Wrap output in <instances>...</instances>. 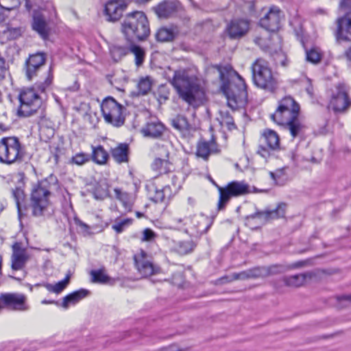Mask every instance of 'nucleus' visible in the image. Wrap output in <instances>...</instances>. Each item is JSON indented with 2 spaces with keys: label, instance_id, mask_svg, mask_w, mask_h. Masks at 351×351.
Listing matches in <instances>:
<instances>
[{
  "label": "nucleus",
  "instance_id": "obj_27",
  "mask_svg": "<svg viewBox=\"0 0 351 351\" xmlns=\"http://www.w3.org/2000/svg\"><path fill=\"white\" fill-rule=\"evenodd\" d=\"M149 190L150 199L156 203L162 202L172 195L170 185L159 189L154 184H151L149 186Z\"/></svg>",
  "mask_w": 351,
  "mask_h": 351
},
{
  "label": "nucleus",
  "instance_id": "obj_11",
  "mask_svg": "<svg viewBox=\"0 0 351 351\" xmlns=\"http://www.w3.org/2000/svg\"><path fill=\"white\" fill-rule=\"evenodd\" d=\"M19 99L20 106L17 114L19 117L31 116L40 108L43 103L41 97L34 87L21 90Z\"/></svg>",
  "mask_w": 351,
  "mask_h": 351
},
{
  "label": "nucleus",
  "instance_id": "obj_19",
  "mask_svg": "<svg viewBox=\"0 0 351 351\" xmlns=\"http://www.w3.org/2000/svg\"><path fill=\"white\" fill-rule=\"evenodd\" d=\"M134 258L136 267L143 277L146 278L155 273V268L146 252L141 251L134 255Z\"/></svg>",
  "mask_w": 351,
  "mask_h": 351
},
{
  "label": "nucleus",
  "instance_id": "obj_7",
  "mask_svg": "<svg viewBox=\"0 0 351 351\" xmlns=\"http://www.w3.org/2000/svg\"><path fill=\"white\" fill-rule=\"evenodd\" d=\"M213 183L219 193L217 204L219 210H223L232 197L243 196L252 192L250 185L244 181H232L223 187L219 186L214 181Z\"/></svg>",
  "mask_w": 351,
  "mask_h": 351
},
{
  "label": "nucleus",
  "instance_id": "obj_22",
  "mask_svg": "<svg viewBox=\"0 0 351 351\" xmlns=\"http://www.w3.org/2000/svg\"><path fill=\"white\" fill-rule=\"evenodd\" d=\"M249 29V23L247 20L239 19L232 21L227 26L226 30L231 38L243 36Z\"/></svg>",
  "mask_w": 351,
  "mask_h": 351
},
{
  "label": "nucleus",
  "instance_id": "obj_47",
  "mask_svg": "<svg viewBox=\"0 0 351 351\" xmlns=\"http://www.w3.org/2000/svg\"><path fill=\"white\" fill-rule=\"evenodd\" d=\"M184 176L179 173L177 174H172L171 176V185L170 186L172 194L176 193L182 187L184 182Z\"/></svg>",
  "mask_w": 351,
  "mask_h": 351
},
{
  "label": "nucleus",
  "instance_id": "obj_26",
  "mask_svg": "<svg viewBox=\"0 0 351 351\" xmlns=\"http://www.w3.org/2000/svg\"><path fill=\"white\" fill-rule=\"evenodd\" d=\"M90 294V291L85 289L75 291L62 298L60 306L67 309L71 305H75Z\"/></svg>",
  "mask_w": 351,
  "mask_h": 351
},
{
  "label": "nucleus",
  "instance_id": "obj_62",
  "mask_svg": "<svg viewBox=\"0 0 351 351\" xmlns=\"http://www.w3.org/2000/svg\"><path fill=\"white\" fill-rule=\"evenodd\" d=\"M344 57L346 58L348 64L351 66V47L348 49L344 53Z\"/></svg>",
  "mask_w": 351,
  "mask_h": 351
},
{
  "label": "nucleus",
  "instance_id": "obj_14",
  "mask_svg": "<svg viewBox=\"0 0 351 351\" xmlns=\"http://www.w3.org/2000/svg\"><path fill=\"white\" fill-rule=\"evenodd\" d=\"M3 308L14 311H27L29 309L27 296L21 293H3L0 295Z\"/></svg>",
  "mask_w": 351,
  "mask_h": 351
},
{
  "label": "nucleus",
  "instance_id": "obj_52",
  "mask_svg": "<svg viewBox=\"0 0 351 351\" xmlns=\"http://www.w3.org/2000/svg\"><path fill=\"white\" fill-rule=\"evenodd\" d=\"M248 275H249L248 270H246V271H243L240 273H234L232 275V276L230 278H229L228 276L222 277L221 278L219 279V280L221 281L222 283H225V282H230L232 280H245V279L250 278Z\"/></svg>",
  "mask_w": 351,
  "mask_h": 351
},
{
  "label": "nucleus",
  "instance_id": "obj_45",
  "mask_svg": "<svg viewBox=\"0 0 351 351\" xmlns=\"http://www.w3.org/2000/svg\"><path fill=\"white\" fill-rule=\"evenodd\" d=\"M115 197L119 199L123 204L125 210H130L132 208V204L130 201L128 193L123 192L119 189H114Z\"/></svg>",
  "mask_w": 351,
  "mask_h": 351
},
{
  "label": "nucleus",
  "instance_id": "obj_61",
  "mask_svg": "<svg viewBox=\"0 0 351 351\" xmlns=\"http://www.w3.org/2000/svg\"><path fill=\"white\" fill-rule=\"evenodd\" d=\"M254 1H248L245 4V8L247 9V12L249 14H252L254 12Z\"/></svg>",
  "mask_w": 351,
  "mask_h": 351
},
{
  "label": "nucleus",
  "instance_id": "obj_12",
  "mask_svg": "<svg viewBox=\"0 0 351 351\" xmlns=\"http://www.w3.org/2000/svg\"><path fill=\"white\" fill-rule=\"evenodd\" d=\"M287 204L280 203L273 210L256 211L245 217V224L251 228H256L265 224L267 221L285 217Z\"/></svg>",
  "mask_w": 351,
  "mask_h": 351
},
{
  "label": "nucleus",
  "instance_id": "obj_23",
  "mask_svg": "<svg viewBox=\"0 0 351 351\" xmlns=\"http://www.w3.org/2000/svg\"><path fill=\"white\" fill-rule=\"evenodd\" d=\"M284 128L289 132L293 139H302L305 134L306 126L300 119L299 117L282 125Z\"/></svg>",
  "mask_w": 351,
  "mask_h": 351
},
{
  "label": "nucleus",
  "instance_id": "obj_51",
  "mask_svg": "<svg viewBox=\"0 0 351 351\" xmlns=\"http://www.w3.org/2000/svg\"><path fill=\"white\" fill-rule=\"evenodd\" d=\"M22 32L21 27H8L3 32V34L8 40H15L21 36Z\"/></svg>",
  "mask_w": 351,
  "mask_h": 351
},
{
  "label": "nucleus",
  "instance_id": "obj_15",
  "mask_svg": "<svg viewBox=\"0 0 351 351\" xmlns=\"http://www.w3.org/2000/svg\"><path fill=\"white\" fill-rule=\"evenodd\" d=\"M329 106L335 112H344L351 106V99L345 85L339 84L335 87Z\"/></svg>",
  "mask_w": 351,
  "mask_h": 351
},
{
  "label": "nucleus",
  "instance_id": "obj_60",
  "mask_svg": "<svg viewBox=\"0 0 351 351\" xmlns=\"http://www.w3.org/2000/svg\"><path fill=\"white\" fill-rule=\"evenodd\" d=\"M74 221H75V223L77 226L81 228L82 230H84L85 232H88L89 231L90 226L88 225H87L86 223H85L84 222H83L82 220H80L78 218H75Z\"/></svg>",
  "mask_w": 351,
  "mask_h": 351
},
{
  "label": "nucleus",
  "instance_id": "obj_4",
  "mask_svg": "<svg viewBox=\"0 0 351 351\" xmlns=\"http://www.w3.org/2000/svg\"><path fill=\"white\" fill-rule=\"evenodd\" d=\"M51 183L47 179H45L40 181L33 189L29 208L34 217H44L48 211L50 204L49 197L51 195Z\"/></svg>",
  "mask_w": 351,
  "mask_h": 351
},
{
  "label": "nucleus",
  "instance_id": "obj_64",
  "mask_svg": "<svg viewBox=\"0 0 351 351\" xmlns=\"http://www.w3.org/2000/svg\"><path fill=\"white\" fill-rule=\"evenodd\" d=\"M339 300L351 301V294L342 295L339 298Z\"/></svg>",
  "mask_w": 351,
  "mask_h": 351
},
{
  "label": "nucleus",
  "instance_id": "obj_33",
  "mask_svg": "<svg viewBox=\"0 0 351 351\" xmlns=\"http://www.w3.org/2000/svg\"><path fill=\"white\" fill-rule=\"evenodd\" d=\"M91 282L97 284H108L112 283V278L106 273L104 267L99 269L91 270L90 272Z\"/></svg>",
  "mask_w": 351,
  "mask_h": 351
},
{
  "label": "nucleus",
  "instance_id": "obj_49",
  "mask_svg": "<svg viewBox=\"0 0 351 351\" xmlns=\"http://www.w3.org/2000/svg\"><path fill=\"white\" fill-rule=\"evenodd\" d=\"M12 195L16 202L19 214L20 215L21 211V204L24 202L25 198L24 191L21 187H16L12 191Z\"/></svg>",
  "mask_w": 351,
  "mask_h": 351
},
{
  "label": "nucleus",
  "instance_id": "obj_16",
  "mask_svg": "<svg viewBox=\"0 0 351 351\" xmlns=\"http://www.w3.org/2000/svg\"><path fill=\"white\" fill-rule=\"evenodd\" d=\"M46 60L44 53H36L30 55L25 61L23 70L28 80L31 81L45 65Z\"/></svg>",
  "mask_w": 351,
  "mask_h": 351
},
{
  "label": "nucleus",
  "instance_id": "obj_55",
  "mask_svg": "<svg viewBox=\"0 0 351 351\" xmlns=\"http://www.w3.org/2000/svg\"><path fill=\"white\" fill-rule=\"evenodd\" d=\"M90 160L88 154L84 153H78L71 158V162L77 165H82Z\"/></svg>",
  "mask_w": 351,
  "mask_h": 351
},
{
  "label": "nucleus",
  "instance_id": "obj_35",
  "mask_svg": "<svg viewBox=\"0 0 351 351\" xmlns=\"http://www.w3.org/2000/svg\"><path fill=\"white\" fill-rule=\"evenodd\" d=\"M307 277L311 278V275L309 273L300 274L285 277L283 281L287 286L297 287L302 286Z\"/></svg>",
  "mask_w": 351,
  "mask_h": 351
},
{
  "label": "nucleus",
  "instance_id": "obj_10",
  "mask_svg": "<svg viewBox=\"0 0 351 351\" xmlns=\"http://www.w3.org/2000/svg\"><path fill=\"white\" fill-rule=\"evenodd\" d=\"M125 107L113 97H107L101 104V110L105 121L114 127H121L125 123Z\"/></svg>",
  "mask_w": 351,
  "mask_h": 351
},
{
  "label": "nucleus",
  "instance_id": "obj_24",
  "mask_svg": "<svg viewBox=\"0 0 351 351\" xmlns=\"http://www.w3.org/2000/svg\"><path fill=\"white\" fill-rule=\"evenodd\" d=\"M165 127L162 123L157 119L147 121L142 128L141 132L145 136L157 138L162 136Z\"/></svg>",
  "mask_w": 351,
  "mask_h": 351
},
{
  "label": "nucleus",
  "instance_id": "obj_53",
  "mask_svg": "<svg viewBox=\"0 0 351 351\" xmlns=\"http://www.w3.org/2000/svg\"><path fill=\"white\" fill-rule=\"evenodd\" d=\"M132 223V219H125L121 221H117L112 226V228L117 233H121L127 227L130 226Z\"/></svg>",
  "mask_w": 351,
  "mask_h": 351
},
{
  "label": "nucleus",
  "instance_id": "obj_2",
  "mask_svg": "<svg viewBox=\"0 0 351 351\" xmlns=\"http://www.w3.org/2000/svg\"><path fill=\"white\" fill-rule=\"evenodd\" d=\"M215 67L219 73V78L222 82L221 89L226 97L228 106L232 110L243 108L247 101L246 84L243 78L234 72L236 79L226 81V75L231 71V66L216 65Z\"/></svg>",
  "mask_w": 351,
  "mask_h": 351
},
{
  "label": "nucleus",
  "instance_id": "obj_38",
  "mask_svg": "<svg viewBox=\"0 0 351 351\" xmlns=\"http://www.w3.org/2000/svg\"><path fill=\"white\" fill-rule=\"evenodd\" d=\"M92 158L97 164H105L108 158V154L101 145L93 147Z\"/></svg>",
  "mask_w": 351,
  "mask_h": 351
},
{
  "label": "nucleus",
  "instance_id": "obj_48",
  "mask_svg": "<svg viewBox=\"0 0 351 351\" xmlns=\"http://www.w3.org/2000/svg\"><path fill=\"white\" fill-rule=\"evenodd\" d=\"M169 89L165 85L159 86L157 91L154 93L157 100L160 104L169 99Z\"/></svg>",
  "mask_w": 351,
  "mask_h": 351
},
{
  "label": "nucleus",
  "instance_id": "obj_46",
  "mask_svg": "<svg viewBox=\"0 0 351 351\" xmlns=\"http://www.w3.org/2000/svg\"><path fill=\"white\" fill-rule=\"evenodd\" d=\"M306 58L308 62L317 64L320 62L322 54L317 47H313L311 49H306Z\"/></svg>",
  "mask_w": 351,
  "mask_h": 351
},
{
  "label": "nucleus",
  "instance_id": "obj_44",
  "mask_svg": "<svg viewBox=\"0 0 351 351\" xmlns=\"http://www.w3.org/2000/svg\"><path fill=\"white\" fill-rule=\"evenodd\" d=\"M152 82L149 77L141 78L137 85L138 95H145L151 90Z\"/></svg>",
  "mask_w": 351,
  "mask_h": 351
},
{
  "label": "nucleus",
  "instance_id": "obj_59",
  "mask_svg": "<svg viewBox=\"0 0 351 351\" xmlns=\"http://www.w3.org/2000/svg\"><path fill=\"white\" fill-rule=\"evenodd\" d=\"M172 220L178 228H181L186 224L188 219L186 217H173Z\"/></svg>",
  "mask_w": 351,
  "mask_h": 351
},
{
  "label": "nucleus",
  "instance_id": "obj_20",
  "mask_svg": "<svg viewBox=\"0 0 351 351\" xmlns=\"http://www.w3.org/2000/svg\"><path fill=\"white\" fill-rule=\"evenodd\" d=\"M28 260L29 256L25 249L21 248L19 243L14 244L11 256L12 269L14 271L23 269Z\"/></svg>",
  "mask_w": 351,
  "mask_h": 351
},
{
  "label": "nucleus",
  "instance_id": "obj_6",
  "mask_svg": "<svg viewBox=\"0 0 351 351\" xmlns=\"http://www.w3.org/2000/svg\"><path fill=\"white\" fill-rule=\"evenodd\" d=\"M300 106L295 99L287 96L278 101L276 111L270 114V119L278 125H282L299 117Z\"/></svg>",
  "mask_w": 351,
  "mask_h": 351
},
{
  "label": "nucleus",
  "instance_id": "obj_34",
  "mask_svg": "<svg viewBox=\"0 0 351 351\" xmlns=\"http://www.w3.org/2000/svg\"><path fill=\"white\" fill-rule=\"evenodd\" d=\"M217 119L222 127H226L227 129L230 131L237 128L232 116L227 110H220L219 117L217 118Z\"/></svg>",
  "mask_w": 351,
  "mask_h": 351
},
{
  "label": "nucleus",
  "instance_id": "obj_40",
  "mask_svg": "<svg viewBox=\"0 0 351 351\" xmlns=\"http://www.w3.org/2000/svg\"><path fill=\"white\" fill-rule=\"evenodd\" d=\"M69 279L70 277L67 276L65 278L61 281H59L56 285L45 283L43 285V287L50 292L59 294L67 287L69 283Z\"/></svg>",
  "mask_w": 351,
  "mask_h": 351
},
{
  "label": "nucleus",
  "instance_id": "obj_18",
  "mask_svg": "<svg viewBox=\"0 0 351 351\" xmlns=\"http://www.w3.org/2000/svg\"><path fill=\"white\" fill-rule=\"evenodd\" d=\"M281 11L277 7H272L269 12L260 19V25L268 32H274L279 29Z\"/></svg>",
  "mask_w": 351,
  "mask_h": 351
},
{
  "label": "nucleus",
  "instance_id": "obj_17",
  "mask_svg": "<svg viewBox=\"0 0 351 351\" xmlns=\"http://www.w3.org/2000/svg\"><path fill=\"white\" fill-rule=\"evenodd\" d=\"M128 3L125 0H110L106 3L104 9V14L106 20L110 22H116L123 16Z\"/></svg>",
  "mask_w": 351,
  "mask_h": 351
},
{
  "label": "nucleus",
  "instance_id": "obj_32",
  "mask_svg": "<svg viewBox=\"0 0 351 351\" xmlns=\"http://www.w3.org/2000/svg\"><path fill=\"white\" fill-rule=\"evenodd\" d=\"M129 146L126 143H120L117 147L112 149V156L118 163L127 162L128 161Z\"/></svg>",
  "mask_w": 351,
  "mask_h": 351
},
{
  "label": "nucleus",
  "instance_id": "obj_63",
  "mask_svg": "<svg viewBox=\"0 0 351 351\" xmlns=\"http://www.w3.org/2000/svg\"><path fill=\"white\" fill-rule=\"evenodd\" d=\"M43 304H55L56 305H58V302L55 300H43L41 302Z\"/></svg>",
  "mask_w": 351,
  "mask_h": 351
},
{
  "label": "nucleus",
  "instance_id": "obj_13",
  "mask_svg": "<svg viewBox=\"0 0 351 351\" xmlns=\"http://www.w3.org/2000/svg\"><path fill=\"white\" fill-rule=\"evenodd\" d=\"M340 8L345 14L337 20V40L351 42V13L347 12L351 9V0H342Z\"/></svg>",
  "mask_w": 351,
  "mask_h": 351
},
{
  "label": "nucleus",
  "instance_id": "obj_58",
  "mask_svg": "<svg viewBox=\"0 0 351 351\" xmlns=\"http://www.w3.org/2000/svg\"><path fill=\"white\" fill-rule=\"evenodd\" d=\"M268 147H265L263 145H261L258 147L257 153L262 157L267 158L269 156L270 152Z\"/></svg>",
  "mask_w": 351,
  "mask_h": 351
},
{
  "label": "nucleus",
  "instance_id": "obj_31",
  "mask_svg": "<svg viewBox=\"0 0 351 351\" xmlns=\"http://www.w3.org/2000/svg\"><path fill=\"white\" fill-rule=\"evenodd\" d=\"M179 34L177 27H161L156 34V38L160 42H169L173 40Z\"/></svg>",
  "mask_w": 351,
  "mask_h": 351
},
{
  "label": "nucleus",
  "instance_id": "obj_28",
  "mask_svg": "<svg viewBox=\"0 0 351 351\" xmlns=\"http://www.w3.org/2000/svg\"><path fill=\"white\" fill-rule=\"evenodd\" d=\"M216 143L214 141H199L197 145L196 155L207 160L210 154L218 153Z\"/></svg>",
  "mask_w": 351,
  "mask_h": 351
},
{
  "label": "nucleus",
  "instance_id": "obj_50",
  "mask_svg": "<svg viewBox=\"0 0 351 351\" xmlns=\"http://www.w3.org/2000/svg\"><path fill=\"white\" fill-rule=\"evenodd\" d=\"M274 60L276 65H280L283 67H287L289 64V61L286 54L281 50L275 51L274 53H271Z\"/></svg>",
  "mask_w": 351,
  "mask_h": 351
},
{
  "label": "nucleus",
  "instance_id": "obj_9",
  "mask_svg": "<svg viewBox=\"0 0 351 351\" xmlns=\"http://www.w3.org/2000/svg\"><path fill=\"white\" fill-rule=\"evenodd\" d=\"M24 156L21 143L15 136L4 137L0 141V162L7 165L20 162Z\"/></svg>",
  "mask_w": 351,
  "mask_h": 351
},
{
  "label": "nucleus",
  "instance_id": "obj_41",
  "mask_svg": "<svg viewBox=\"0 0 351 351\" xmlns=\"http://www.w3.org/2000/svg\"><path fill=\"white\" fill-rule=\"evenodd\" d=\"M195 221L197 223L195 224L197 232L201 234L206 233L212 224L209 219L204 216L195 217Z\"/></svg>",
  "mask_w": 351,
  "mask_h": 351
},
{
  "label": "nucleus",
  "instance_id": "obj_39",
  "mask_svg": "<svg viewBox=\"0 0 351 351\" xmlns=\"http://www.w3.org/2000/svg\"><path fill=\"white\" fill-rule=\"evenodd\" d=\"M195 243L191 240L178 241L174 246L175 250L181 255L191 252L195 248Z\"/></svg>",
  "mask_w": 351,
  "mask_h": 351
},
{
  "label": "nucleus",
  "instance_id": "obj_21",
  "mask_svg": "<svg viewBox=\"0 0 351 351\" xmlns=\"http://www.w3.org/2000/svg\"><path fill=\"white\" fill-rule=\"evenodd\" d=\"M162 153L160 154L161 157L156 158L152 164V169L159 174H165L171 171L172 167L171 163L169 161V152L164 147H161Z\"/></svg>",
  "mask_w": 351,
  "mask_h": 351
},
{
  "label": "nucleus",
  "instance_id": "obj_29",
  "mask_svg": "<svg viewBox=\"0 0 351 351\" xmlns=\"http://www.w3.org/2000/svg\"><path fill=\"white\" fill-rule=\"evenodd\" d=\"M178 8V3L170 1H164L160 3L155 8V12L160 18H168L174 12H176Z\"/></svg>",
  "mask_w": 351,
  "mask_h": 351
},
{
  "label": "nucleus",
  "instance_id": "obj_5",
  "mask_svg": "<svg viewBox=\"0 0 351 351\" xmlns=\"http://www.w3.org/2000/svg\"><path fill=\"white\" fill-rule=\"evenodd\" d=\"M254 84L262 89L274 91L277 81L274 77L268 63L263 59H257L251 66Z\"/></svg>",
  "mask_w": 351,
  "mask_h": 351
},
{
  "label": "nucleus",
  "instance_id": "obj_57",
  "mask_svg": "<svg viewBox=\"0 0 351 351\" xmlns=\"http://www.w3.org/2000/svg\"><path fill=\"white\" fill-rule=\"evenodd\" d=\"M250 278H257L264 275V270L260 267H255L248 269Z\"/></svg>",
  "mask_w": 351,
  "mask_h": 351
},
{
  "label": "nucleus",
  "instance_id": "obj_37",
  "mask_svg": "<svg viewBox=\"0 0 351 351\" xmlns=\"http://www.w3.org/2000/svg\"><path fill=\"white\" fill-rule=\"evenodd\" d=\"M53 78L52 68L50 67L47 71V74L45 80L43 82H36L32 87L35 88V90H36L38 93H45L46 90L51 86Z\"/></svg>",
  "mask_w": 351,
  "mask_h": 351
},
{
  "label": "nucleus",
  "instance_id": "obj_42",
  "mask_svg": "<svg viewBox=\"0 0 351 351\" xmlns=\"http://www.w3.org/2000/svg\"><path fill=\"white\" fill-rule=\"evenodd\" d=\"M92 193L95 199H104L108 195V185L106 183H97L92 189Z\"/></svg>",
  "mask_w": 351,
  "mask_h": 351
},
{
  "label": "nucleus",
  "instance_id": "obj_43",
  "mask_svg": "<svg viewBox=\"0 0 351 351\" xmlns=\"http://www.w3.org/2000/svg\"><path fill=\"white\" fill-rule=\"evenodd\" d=\"M110 51L112 59L115 62H118L123 56L127 55L129 51V48L125 46L113 45L110 47Z\"/></svg>",
  "mask_w": 351,
  "mask_h": 351
},
{
  "label": "nucleus",
  "instance_id": "obj_3",
  "mask_svg": "<svg viewBox=\"0 0 351 351\" xmlns=\"http://www.w3.org/2000/svg\"><path fill=\"white\" fill-rule=\"evenodd\" d=\"M121 30L130 43L145 41L150 34L149 23L141 11L127 14L121 23Z\"/></svg>",
  "mask_w": 351,
  "mask_h": 351
},
{
  "label": "nucleus",
  "instance_id": "obj_54",
  "mask_svg": "<svg viewBox=\"0 0 351 351\" xmlns=\"http://www.w3.org/2000/svg\"><path fill=\"white\" fill-rule=\"evenodd\" d=\"M23 0H0V7L6 10H12L19 7Z\"/></svg>",
  "mask_w": 351,
  "mask_h": 351
},
{
  "label": "nucleus",
  "instance_id": "obj_25",
  "mask_svg": "<svg viewBox=\"0 0 351 351\" xmlns=\"http://www.w3.org/2000/svg\"><path fill=\"white\" fill-rule=\"evenodd\" d=\"M171 125L176 130H178L185 138L190 137L192 135V132L194 131L193 126L189 123L187 118L181 114H178L171 119Z\"/></svg>",
  "mask_w": 351,
  "mask_h": 351
},
{
  "label": "nucleus",
  "instance_id": "obj_8",
  "mask_svg": "<svg viewBox=\"0 0 351 351\" xmlns=\"http://www.w3.org/2000/svg\"><path fill=\"white\" fill-rule=\"evenodd\" d=\"M56 8L52 3H47L44 8L33 12L32 27L43 39L48 38L50 32L49 21L56 17Z\"/></svg>",
  "mask_w": 351,
  "mask_h": 351
},
{
  "label": "nucleus",
  "instance_id": "obj_56",
  "mask_svg": "<svg viewBox=\"0 0 351 351\" xmlns=\"http://www.w3.org/2000/svg\"><path fill=\"white\" fill-rule=\"evenodd\" d=\"M155 237H156L155 232L149 228H146L143 232V237H142L141 240L143 241H151L154 240L155 239Z\"/></svg>",
  "mask_w": 351,
  "mask_h": 351
},
{
  "label": "nucleus",
  "instance_id": "obj_30",
  "mask_svg": "<svg viewBox=\"0 0 351 351\" xmlns=\"http://www.w3.org/2000/svg\"><path fill=\"white\" fill-rule=\"evenodd\" d=\"M262 140L271 150L280 148V138L278 134L271 129H266L262 134Z\"/></svg>",
  "mask_w": 351,
  "mask_h": 351
},
{
  "label": "nucleus",
  "instance_id": "obj_1",
  "mask_svg": "<svg viewBox=\"0 0 351 351\" xmlns=\"http://www.w3.org/2000/svg\"><path fill=\"white\" fill-rule=\"evenodd\" d=\"M170 84L178 97L193 108H198L206 101V90L202 80L192 71L186 69L176 70Z\"/></svg>",
  "mask_w": 351,
  "mask_h": 351
},
{
  "label": "nucleus",
  "instance_id": "obj_36",
  "mask_svg": "<svg viewBox=\"0 0 351 351\" xmlns=\"http://www.w3.org/2000/svg\"><path fill=\"white\" fill-rule=\"evenodd\" d=\"M129 51L132 53L135 57V64L137 66H141L143 64L145 58V49L133 43H131L129 47Z\"/></svg>",
  "mask_w": 351,
  "mask_h": 351
}]
</instances>
